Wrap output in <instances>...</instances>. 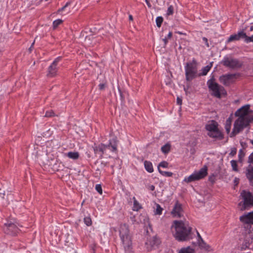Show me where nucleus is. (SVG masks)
<instances>
[{"instance_id": "obj_1", "label": "nucleus", "mask_w": 253, "mask_h": 253, "mask_svg": "<svg viewBox=\"0 0 253 253\" xmlns=\"http://www.w3.org/2000/svg\"><path fill=\"white\" fill-rule=\"evenodd\" d=\"M250 104L245 105L236 111L235 116L238 117V118L234 124V128L230 135L231 137L235 136L253 123V111L250 109Z\"/></svg>"}, {"instance_id": "obj_2", "label": "nucleus", "mask_w": 253, "mask_h": 253, "mask_svg": "<svg viewBox=\"0 0 253 253\" xmlns=\"http://www.w3.org/2000/svg\"><path fill=\"white\" fill-rule=\"evenodd\" d=\"M172 227L175 229V232H173V236L178 241H187L192 239V228L187 222L182 220H175L173 222Z\"/></svg>"}, {"instance_id": "obj_3", "label": "nucleus", "mask_w": 253, "mask_h": 253, "mask_svg": "<svg viewBox=\"0 0 253 253\" xmlns=\"http://www.w3.org/2000/svg\"><path fill=\"white\" fill-rule=\"evenodd\" d=\"M119 233L126 252L130 253L132 249V241L128 225L126 223L121 224Z\"/></svg>"}, {"instance_id": "obj_4", "label": "nucleus", "mask_w": 253, "mask_h": 253, "mask_svg": "<svg viewBox=\"0 0 253 253\" xmlns=\"http://www.w3.org/2000/svg\"><path fill=\"white\" fill-rule=\"evenodd\" d=\"M107 149H110L113 152L117 151V140L116 137L110 140L108 145L101 144L93 147L94 153L98 155L101 158Z\"/></svg>"}, {"instance_id": "obj_5", "label": "nucleus", "mask_w": 253, "mask_h": 253, "mask_svg": "<svg viewBox=\"0 0 253 253\" xmlns=\"http://www.w3.org/2000/svg\"><path fill=\"white\" fill-rule=\"evenodd\" d=\"M240 196L243 201L238 204V208L240 211H244L253 207V195L251 192L243 190L241 193Z\"/></svg>"}, {"instance_id": "obj_6", "label": "nucleus", "mask_w": 253, "mask_h": 253, "mask_svg": "<svg viewBox=\"0 0 253 253\" xmlns=\"http://www.w3.org/2000/svg\"><path fill=\"white\" fill-rule=\"evenodd\" d=\"M208 87L212 93L211 95L218 98L221 97V94H223L225 90L224 87L215 82V79L212 76L207 82Z\"/></svg>"}, {"instance_id": "obj_7", "label": "nucleus", "mask_w": 253, "mask_h": 253, "mask_svg": "<svg viewBox=\"0 0 253 253\" xmlns=\"http://www.w3.org/2000/svg\"><path fill=\"white\" fill-rule=\"evenodd\" d=\"M186 80L190 81L196 78L197 74V62L193 59L192 62H187L185 66Z\"/></svg>"}, {"instance_id": "obj_8", "label": "nucleus", "mask_w": 253, "mask_h": 253, "mask_svg": "<svg viewBox=\"0 0 253 253\" xmlns=\"http://www.w3.org/2000/svg\"><path fill=\"white\" fill-rule=\"evenodd\" d=\"M207 167L205 166L201 168L199 171H195L189 176L185 177L184 181L187 183H190L202 179L207 175Z\"/></svg>"}, {"instance_id": "obj_9", "label": "nucleus", "mask_w": 253, "mask_h": 253, "mask_svg": "<svg viewBox=\"0 0 253 253\" xmlns=\"http://www.w3.org/2000/svg\"><path fill=\"white\" fill-rule=\"evenodd\" d=\"M222 63L224 66L232 69L240 68L243 65L238 59L229 57H224Z\"/></svg>"}, {"instance_id": "obj_10", "label": "nucleus", "mask_w": 253, "mask_h": 253, "mask_svg": "<svg viewBox=\"0 0 253 253\" xmlns=\"http://www.w3.org/2000/svg\"><path fill=\"white\" fill-rule=\"evenodd\" d=\"M16 220L15 219H9L4 223L3 230L4 233L12 236H14L16 231Z\"/></svg>"}, {"instance_id": "obj_11", "label": "nucleus", "mask_w": 253, "mask_h": 253, "mask_svg": "<svg viewBox=\"0 0 253 253\" xmlns=\"http://www.w3.org/2000/svg\"><path fill=\"white\" fill-rule=\"evenodd\" d=\"M248 162L249 165L246 169V176L250 185H253V152L249 156Z\"/></svg>"}, {"instance_id": "obj_12", "label": "nucleus", "mask_w": 253, "mask_h": 253, "mask_svg": "<svg viewBox=\"0 0 253 253\" xmlns=\"http://www.w3.org/2000/svg\"><path fill=\"white\" fill-rule=\"evenodd\" d=\"M61 58V57H57L48 67L47 74V77H53L56 75L58 70L57 67V63L60 61Z\"/></svg>"}, {"instance_id": "obj_13", "label": "nucleus", "mask_w": 253, "mask_h": 253, "mask_svg": "<svg viewBox=\"0 0 253 253\" xmlns=\"http://www.w3.org/2000/svg\"><path fill=\"white\" fill-rule=\"evenodd\" d=\"M171 215L174 217L180 218L183 215V210L182 205L176 201L174 204L172 210L171 211Z\"/></svg>"}, {"instance_id": "obj_14", "label": "nucleus", "mask_w": 253, "mask_h": 253, "mask_svg": "<svg viewBox=\"0 0 253 253\" xmlns=\"http://www.w3.org/2000/svg\"><path fill=\"white\" fill-rule=\"evenodd\" d=\"M253 242V235L252 233H251L250 231L248 232V233H246L244 241L242 244L241 245V250L244 251L246 250L247 249H249L250 246L251 244Z\"/></svg>"}, {"instance_id": "obj_15", "label": "nucleus", "mask_w": 253, "mask_h": 253, "mask_svg": "<svg viewBox=\"0 0 253 253\" xmlns=\"http://www.w3.org/2000/svg\"><path fill=\"white\" fill-rule=\"evenodd\" d=\"M161 242L160 239L156 236H154L146 242V245L148 250H151L153 248L158 247Z\"/></svg>"}, {"instance_id": "obj_16", "label": "nucleus", "mask_w": 253, "mask_h": 253, "mask_svg": "<svg viewBox=\"0 0 253 253\" xmlns=\"http://www.w3.org/2000/svg\"><path fill=\"white\" fill-rule=\"evenodd\" d=\"M235 74H225L219 77V80L222 84L225 86L229 85L235 78Z\"/></svg>"}, {"instance_id": "obj_17", "label": "nucleus", "mask_w": 253, "mask_h": 253, "mask_svg": "<svg viewBox=\"0 0 253 253\" xmlns=\"http://www.w3.org/2000/svg\"><path fill=\"white\" fill-rule=\"evenodd\" d=\"M240 221L244 224H253V211L240 217Z\"/></svg>"}, {"instance_id": "obj_18", "label": "nucleus", "mask_w": 253, "mask_h": 253, "mask_svg": "<svg viewBox=\"0 0 253 253\" xmlns=\"http://www.w3.org/2000/svg\"><path fill=\"white\" fill-rule=\"evenodd\" d=\"M208 135L215 140H221L224 138L223 134L218 128L211 132H208Z\"/></svg>"}, {"instance_id": "obj_19", "label": "nucleus", "mask_w": 253, "mask_h": 253, "mask_svg": "<svg viewBox=\"0 0 253 253\" xmlns=\"http://www.w3.org/2000/svg\"><path fill=\"white\" fill-rule=\"evenodd\" d=\"M245 37V33L243 31H240L237 34L231 35L228 39V42H231L234 41H239L241 39L244 40Z\"/></svg>"}, {"instance_id": "obj_20", "label": "nucleus", "mask_w": 253, "mask_h": 253, "mask_svg": "<svg viewBox=\"0 0 253 253\" xmlns=\"http://www.w3.org/2000/svg\"><path fill=\"white\" fill-rule=\"evenodd\" d=\"M205 128L208 132H211L218 128V124L215 121L212 120L210 123L206 125Z\"/></svg>"}, {"instance_id": "obj_21", "label": "nucleus", "mask_w": 253, "mask_h": 253, "mask_svg": "<svg viewBox=\"0 0 253 253\" xmlns=\"http://www.w3.org/2000/svg\"><path fill=\"white\" fill-rule=\"evenodd\" d=\"M64 156L67 157L69 159H72L73 160H78L80 157V154L78 152H69L68 153H65Z\"/></svg>"}, {"instance_id": "obj_22", "label": "nucleus", "mask_w": 253, "mask_h": 253, "mask_svg": "<svg viewBox=\"0 0 253 253\" xmlns=\"http://www.w3.org/2000/svg\"><path fill=\"white\" fill-rule=\"evenodd\" d=\"M144 165L146 171L149 173H152L154 171L153 167L151 162L148 161H145Z\"/></svg>"}, {"instance_id": "obj_23", "label": "nucleus", "mask_w": 253, "mask_h": 253, "mask_svg": "<svg viewBox=\"0 0 253 253\" xmlns=\"http://www.w3.org/2000/svg\"><path fill=\"white\" fill-rule=\"evenodd\" d=\"M232 120V114L230 115V116L227 119L226 121L225 128L227 133H229L230 131Z\"/></svg>"}, {"instance_id": "obj_24", "label": "nucleus", "mask_w": 253, "mask_h": 253, "mask_svg": "<svg viewBox=\"0 0 253 253\" xmlns=\"http://www.w3.org/2000/svg\"><path fill=\"white\" fill-rule=\"evenodd\" d=\"M178 253H195V250L190 246L182 248Z\"/></svg>"}, {"instance_id": "obj_25", "label": "nucleus", "mask_w": 253, "mask_h": 253, "mask_svg": "<svg viewBox=\"0 0 253 253\" xmlns=\"http://www.w3.org/2000/svg\"><path fill=\"white\" fill-rule=\"evenodd\" d=\"M198 243L199 246L201 249H203L208 251L210 250L211 247L208 244H207L203 240H202V241H201L199 240V242Z\"/></svg>"}, {"instance_id": "obj_26", "label": "nucleus", "mask_w": 253, "mask_h": 253, "mask_svg": "<svg viewBox=\"0 0 253 253\" xmlns=\"http://www.w3.org/2000/svg\"><path fill=\"white\" fill-rule=\"evenodd\" d=\"M170 144L167 143L161 147V151L164 154H168L170 151Z\"/></svg>"}, {"instance_id": "obj_27", "label": "nucleus", "mask_w": 253, "mask_h": 253, "mask_svg": "<svg viewBox=\"0 0 253 253\" xmlns=\"http://www.w3.org/2000/svg\"><path fill=\"white\" fill-rule=\"evenodd\" d=\"M133 210L138 211L139 209H141V205L139 204V203L137 201L135 197L133 198Z\"/></svg>"}, {"instance_id": "obj_28", "label": "nucleus", "mask_w": 253, "mask_h": 253, "mask_svg": "<svg viewBox=\"0 0 253 253\" xmlns=\"http://www.w3.org/2000/svg\"><path fill=\"white\" fill-rule=\"evenodd\" d=\"M211 66H212V64L211 63V65H207L205 67H204L202 71V73L201 74V75H202V76H205L207 74L208 72L210 71V70L211 69Z\"/></svg>"}, {"instance_id": "obj_29", "label": "nucleus", "mask_w": 253, "mask_h": 253, "mask_svg": "<svg viewBox=\"0 0 253 253\" xmlns=\"http://www.w3.org/2000/svg\"><path fill=\"white\" fill-rule=\"evenodd\" d=\"M245 156V153L244 152V151L242 149H240L239 152L238 154V158L239 160L238 161L242 163L243 161V158Z\"/></svg>"}, {"instance_id": "obj_30", "label": "nucleus", "mask_w": 253, "mask_h": 253, "mask_svg": "<svg viewBox=\"0 0 253 253\" xmlns=\"http://www.w3.org/2000/svg\"><path fill=\"white\" fill-rule=\"evenodd\" d=\"M156 210L155 211V214H158V215L162 214L163 209L158 204H156Z\"/></svg>"}, {"instance_id": "obj_31", "label": "nucleus", "mask_w": 253, "mask_h": 253, "mask_svg": "<svg viewBox=\"0 0 253 253\" xmlns=\"http://www.w3.org/2000/svg\"><path fill=\"white\" fill-rule=\"evenodd\" d=\"M232 170L234 171H238V165L237 161L235 160H232L230 162Z\"/></svg>"}, {"instance_id": "obj_32", "label": "nucleus", "mask_w": 253, "mask_h": 253, "mask_svg": "<svg viewBox=\"0 0 253 253\" xmlns=\"http://www.w3.org/2000/svg\"><path fill=\"white\" fill-rule=\"evenodd\" d=\"M159 172L162 175L167 176V177H170V176H172V175H173V173L171 172L162 171L160 169H159Z\"/></svg>"}, {"instance_id": "obj_33", "label": "nucleus", "mask_w": 253, "mask_h": 253, "mask_svg": "<svg viewBox=\"0 0 253 253\" xmlns=\"http://www.w3.org/2000/svg\"><path fill=\"white\" fill-rule=\"evenodd\" d=\"M244 42L246 43H249L251 42H253V35L251 36H249L245 33V37L244 38Z\"/></svg>"}, {"instance_id": "obj_34", "label": "nucleus", "mask_w": 253, "mask_h": 253, "mask_svg": "<svg viewBox=\"0 0 253 253\" xmlns=\"http://www.w3.org/2000/svg\"><path fill=\"white\" fill-rule=\"evenodd\" d=\"M163 22V18L161 16H159L157 17L156 20V22L157 26L158 27H160L161 26V25Z\"/></svg>"}, {"instance_id": "obj_35", "label": "nucleus", "mask_w": 253, "mask_h": 253, "mask_svg": "<svg viewBox=\"0 0 253 253\" xmlns=\"http://www.w3.org/2000/svg\"><path fill=\"white\" fill-rule=\"evenodd\" d=\"M62 22L63 21L59 19L54 21L53 22V29L56 28L58 25L62 23Z\"/></svg>"}, {"instance_id": "obj_36", "label": "nucleus", "mask_w": 253, "mask_h": 253, "mask_svg": "<svg viewBox=\"0 0 253 253\" xmlns=\"http://www.w3.org/2000/svg\"><path fill=\"white\" fill-rule=\"evenodd\" d=\"M84 223L87 226H90L92 224V221L90 217H85L84 219Z\"/></svg>"}, {"instance_id": "obj_37", "label": "nucleus", "mask_w": 253, "mask_h": 253, "mask_svg": "<svg viewBox=\"0 0 253 253\" xmlns=\"http://www.w3.org/2000/svg\"><path fill=\"white\" fill-rule=\"evenodd\" d=\"M55 116V114L53 110L47 111L45 112L44 116V117H52Z\"/></svg>"}, {"instance_id": "obj_38", "label": "nucleus", "mask_w": 253, "mask_h": 253, "mask_svg": "<svg viewBox=\"0 0 253 253\" xmlns=\"http://www.w3.org/2000/svg\"><path fill=\"white\" fill-rule=\"evenodd\" d=\"M168 165H169V164L168 162H167L166 161H163L159 164V165L158 166V169H160V167L167 168L168 167Z\"/></svg>"}, {"instance_id": "obj_39", "label": "nucleus", "mask_w": 253, "mask_h": 253, "mask_svg": "<svg viewBox=\"0 0 253 253\" xmlns=\"http://www.w3.org/2000/svg\"><path fill=\"white\" fill-rule=\"evenodd\" d=\"M174 8L172 5H170L167 10V14L168 15H171L173 14Z\"/></svg>"}, {"instance_id": "obj_40", "label": "nucleus", "mask_w": 253, "mask_h": 253, "mask_svg": "<svg viewBox=\"0 0 253 253\" xmlns=\"http://www.w3.org/2000/svg\"><path fill=\"white\" fill-rule=\"evenodd\" d=\"M95 189L100 194H102V187L100 184H97L95 186Z\"/></svg>"}, {"instance_id": "obj_41", "label": "nucleus", "mask_w": 253, "mask_h": 253, "mask_svg": "<svg viewBox=\"0 0 253 253\" xmlns=\"http://www.w3.org/2000/svg\"><path fill=\"white\" fill-rule=\"evenodd\" d=\"M237 153V149L235 147L232 148L231 149V152L229 153L230 156H234L236 155Z\"/></svg>"}, {"instance_id": "obj_42", "label": "nucleus", "mask_w": 253, "mask_h": 253, "mask_svg": "<svg viewBox=\"0 0 253 253\" xmlns=\"http://www.w3.org/2000/svg\"><path fill=\"white\" fill-rule=\"evenodd\" d=\"M106 84H100L98 85L100 90H104L106 87Z\"/></svg>"}, {"instance_id": "obj_43", "label": "nucleus", "mask_w": 253, "mask_h": 253, "mask_svg": "<svg viewBox=\"0 0 253 253\" xmlns=\"http://www.w3.org/2000/svg\"><path fill=\"white\" fill-rule=\"evenodd\" d=\"M90 40V37L86 36L85 38V42H86L87 44H92L91 42H89V40Z\"/></svg>"}, {"instance_id": "obj_44", "label": "nucleus", "mask_w": 253, "mask_h": 253, "mask_svg": "<svg viewBox=\"0 0 253 253\" xmlns=\"http://www.w3.org/2000/svg\"><path fill=\"white\" fill-rule=\"evenodd\" d=\"M70 4V2H67L66 4L64 6H63L61 8L59 9L58 10V11H63V10L65 9V8L67 7L69 4Z\"/></svg>"}, {"instance_id": "obj_45", "label": "nucleus", "mask_w": 253, "mask_h": 253, "mask_svg": "<svg viewBox=\"0 0 253 253\" xmlns=\"http://www.w3.org/2000/svg\"><path fill=\"white\" fill-rule=\"evenodd\" d=\"M203 40L205 42L207 46L209 47V44L208 40L207 38H206V37H203Z\"/></svg>"}, {"instance_id": "obj_46", "label": "nucleus", "mask_w": 253, "mask_h": 253, "mask_svg": "<svg viewBox=\"0 0 253 253\" xmlns=\"http://www.w3.org/2000/svg\"><path fill=\"white\" fill-rule=\"evenodd\" d=\"M176 101H177V103L178 104V105H181L182 104V99L181 98H180L179 97H177V99H176Z\"/></svg>"}, {"instance_id": "obj_47", "label": "nucleus", "mask_w": 253, "mask_h": 253, "mask_svg": "<svg viewBox=\"0 0 253 253\" xmlns=\"http://www.w3.org/2000/svg\"><path fill=\"white\" fill-rule=\"evenodd\" d=\"M68 253H77L76 250L74 249H70L68 251Z\"/></svg>"}, {"instance_id": "obj_48", "label": "nucleus", "mask_w": 253, "mask_h": 253, "mask_svg": "<svg viewBox=\"0 0 253 253\" xmlns=\"http://www.w3.org/2000/svg\"><path fill=\"white\" fill-rule=\"evenodd\" d=\"M234 182L235 185H238L239 182V178L236 177L234 179Z\"/></svg>"}, {"instance_id": "obj_49", "label": "nucleus", "mask_w": 253, "mask_h": 253, "mask_svg": "<svg viewBox=\"0 0 253 253\" xmlns=\"http://www.w3.org/2000/svg\"><path fill=\"white\" fill-rule=\"evenodd\" d=\"M197 235H198V243L199 242V240L200 241H202V240H203L202 239V238L201 237V235H200L199 233L197 231Z\"/></svg>"}, {"instance_id": "obj_50", "label": "nucleus", "mask_w": 253, "mask_h": 253, "mask_svg": "<svg viewBox=\"0 0 253 253\" xmlns=\"http://www.w3.org/2000/svg\"><path fill=\"white\" fill-rule=\"evenodd\" d=\"M172 33L171 32H169V33L168 34V36H167V38L168 39H170L172 37Z\"/></svg>"}, {"instance_id": "obj_51", "label": "nucleus", "mask_w": 253, "mask_h": 253, "mask_svg": "<svg viewBox=\"0 0 253 253\" xmlns=\"http://www.w3.org/2000/svg\"><path fill=\"white\" fill-rule=\"evenodd\" d=\"M145 0L146 3H147V5H148V6L149 7H151V5L150 2L149 1V0Z\"/></svg>"}, {"instance_id": "obj_52", "label": "nucleus", "mask_w": 253, "mask_h": 253, "mask_svg": "<svg viewBox=\"0 0 253 253\" xmlns=\"http://www.w3.org/2000/svg\"><path fill=\"white\" fill-rule=\"evenodd\" d=\"M163 41L164 42L165 45H166L167 44L168 42L167 39L166 38H165L163 39Z\"/></svg>"}, {"instance_id": "obj_53", "label": "nucleus", "mask_w": 253, "mask_h": 253, "mask_svg": "<svg viewBox=\"0 0 253 253\" xmlns=\"http://www.w3.org/2000/svg\"><path fill=\"white\" fill-rule=\"evenodd\" d=\"M150 190L151 191H154L155 190V186L153 185L150 186Z\"/></svg>"}, {"instance_id": "obj_54", "label": "nucleus", "mask_w": 253, "mask_h": 253, "mask_svg": "<svg viewBox=\"0 0 253 253\" xmlns=\"http://www.w3.org/2000/svg\"><path fill=\"white\" fill-rule=\"evenodd\" d=\"M3 190H2V189H1L0 188V194L4 195V193H3Z\"/></svg>"}, {"instance_id": "obj_55", "label": "nucleus", "mask_w": 253, "mask_h": 253, "mask_svg": "<svg viewBox=\"0 0 253 253\" xmlns=\"http://www.w3.org/2000/svg\"><path fill=\"white\" fill-rule=\"evenodd\" d=\"M129 19L130 20H132V19H133V17H132V16L131 15H129Z\"/></svg>"}, {"instance_id": "obj_56", "label": "nucleus", "mask_w": 253, "mask_h": 253, "mask_svg": "<svg viewBox=\"0 0 253 253\" xmlns=\"http://www.w3.org/2000/svg\"><path fill=\"white\" fill-rule=\"evenodd\" d=\"M34 44V42L32 43V45H31V47L29 48V50H31V49H32V46H33V44Z\"/></svg>"}, {"instance_id": "obj_57", "label": "nucleus", "mask_w": 253, "mask_h": 253, "mask_svg": "<svg viewBox=\"0 0 253 253\" xmlns=\"http://www.w3.org/2000/svg\"><path fill=\"white\" fill-rule=\"evenodd\" d=\"M184 89L185 91V92H186H186H187V90H188V87H187V88L184 87Z\"/></svg>"}, {"instance_id": "obj_58", "label": "nucleus", "mask_w": 253, "mask_h": 253, "mask_svg": "<svg viewBox=\"0 0 253 253\" xmlns=\"http://www.w3.org/2000/svg\"><path fill=\"white\" fill-rule=\"evenodd\" d=\"M253 26H251V27H250V31H253Z\"/></svg>"}, {"instance_id": "obj_59", "label": "nucleus", "mask_w": 253, "mask_h": 253, "mask_svg": "<svg viewBox=\"0 0 253 253\" xmlns=\"http://www.w3.org/2000/svg\"><path fill=\"white\" fill-rule=\"evenodd\" d=\"M251 143L253 145V139L250 140Z\"/></svg>"}, {"instance_id": "obj_60", "label": "nucleus", "mask_w": 253, "mask_h": 253, "mask_svg": "<svg viewBox=\"0 0 253 253\" xmlns=\"http://www.w3.org/2000/svg\"><path fill=\"white\" fill-rule=\"evenodd\" d=\"M119 91H120V93L121 94V90H120V89H119Z\"/></svg>"}, {"instance_id": "obj_61", "label": "nucleus", "mask_w": 253, "mask_h": 253, "mask_svg": "<svg viewBox=\"0 0 253 253\" xmlns=\"http://www.w3.org/2000/svg\"><path fill=\"white\" fill-rule=\"evenodd\" d=\"M249 129H250V127L248 128V131H249Z\"/></svg>"}]
</instances>
